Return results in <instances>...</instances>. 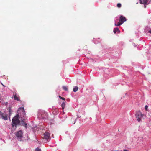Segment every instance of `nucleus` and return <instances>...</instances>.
Returning a JSON list of instances; mask_svg holds the SVG:
<instances>
[{
    "instance_id": "obj_1",
    "label": "nucleus",
    "mask_w": 151,
    "mask_h": 151,
    "mask_svg": "<svg viewBox=\"0 0 151 151\" xmlns=\"http://www.w3.org/2000/svg\"><path fill=\"white\" fill-rule=\"evenodd\" d=\"M19 114H17L12 119V127H14V126L16 127L17 125L19 124L20 121L19 119Z\"/></svg>"
},
{
    "instance_id": "obj_2",
    "label": "nucleus",
    "mask_w": 151,
    "mask_h": 151,
    "mask_svg": "<svg viewBox=\"0 0 151 151\" xmlns=\"http://www.w3.org/2000/svg\"><path fill=\"white\" fill-rule=\"evenodd\" d=\"M143 115L140 111H138L137 112L136 114V117L137 118V120L139 122L141 121V118L143 117Z\"/></svg>"
},
{
    "instance_id": "obj_3",
    "label": "nucleus",
    "mask_w": 151,
    "mask_h": 151,
    "mask_svg": "<svg viewBox=\"0 0 151 151\" xmlns=\"http://www.w3.org/2000/svg\"><path fill=\"white\" fill-rule=\"evenodd\" d=\"M22 131L20 130L17 132L16 133V136L17 137V139L19 140H20L22 137Z\"/></svg>"
},
{
    "instance_id": "obj_4",
    "label": "nucleus",
    "mask_w": 151,
    "mask_h": 151,
    "mask_svg": "<svg viewBox=\"0 0 151 151\" xmlns=\"http://www.w3.org/2000/svg\"><path fill=\"white\" fill-rule=\"evenodd\" d=\"M44 138L46 140L50 141L51 139L50 134L48 132H45L44 134Z\"/></svg>"
},
{
    "instance_id": "obj_5",
    "label": "nucleus",
    "mask_w": 151,
    "mask_h": 151,
    "mask_svg": "<svg viewBox=\"0 0 151 151\" xmlns=\"http://www.w3.org/2000/svg\"><path fill=\"white\" fill-rule=\"evenodd\" d=\"M0 115L2 116V118L4 120L8 119L7 114L6 113H3L0 111Z\"/></svg>"
},
{
    "instance_id": "obj_6",
    "label": "nucleus",
    "mask_w": 151,
    "mask_h": 151,
    "mask_svg": "<svg viewBox=\"0 0 151 151\" xmlns=\"http://www.w3.org/2000/svg\"><path fill=\"white\" fill-rule=\"evenodd\" d=\"M17 113L18 114H24V109L23 107H21L18 109L17 111Z\"/></svg>"
},
{
    "instance_id": "obj_7",
    "label": "nucleus",
    "mask_w": 151,
    "mask_h": 151,
    "mask_svg": "<svg viewBox=\"0 0 151 151\" xmlns=\"http://www.w3.org/2000/svg\"><path fill=\"white\" fill-rule=\"evenodd\" d=\"M119 21L121 22V23L122 24L124 22L126 21V19L125 17L121 15L120 17Z\"/></svg>"
},
{
    "instance_id": "obj_8",
    "label": "nucleus",
    "mask_w": 151,
    "mask_h": 151,
    "mask_svg": "<svg viewBox=\"0 0 151 151\" xmlns=\"http://www.w3.org/2000/svg\"><path fill=\"white\" fill-rule=\"evenodd\" d=\"M19 125L23 126H24L26 128H27V124L23 120L20 121Z\"/></svg>"
},
{
    "instance_id": "obj_9",
    "label": "nucleus",
    "mask_w": 151,
    "mask_h": 151,
    "mask_svg": "<svg viewBox=\"0 0 151 151\" xmlns=\"http://www.w3.org/2000/svg\"><path fill=\"white\" fill-rule=\"evenodd\" d=\"M140 2L141 4H147L148 2L147 0H140Z\"/></svg>"
},
{
    "instance_id": "obj_10",
    "label": "nucleus",
    "mask_w": 151,
    "mask_h": 151,
    "mask_svg": "<svg viewBox=\"0 0 151 151\" xmlns=\"http://www.w3.org/2000/svg\"><path fill=\"white\" fill-rule=\"evenodd\" d=\"M13 96L14 98V99L15 100L19 101L20 100V99L19 97H17L16 94L13 95Z\"/></svg>"
},
{
    "instance_id": "obj_11",
    "label": "nucleus",
    "mask_w": 151,
    "mask_h": 151,
    "mask_svg": "<svg viewBox=\"0 0 151 151\" xmlns=\"http://www.w3.org/2000/svg\"><path fill=\"white\" fill-rule=\"evenodd\" d=\"M8 110L9 111V119H10V116L12 114V110H11V107H9L8 108Z\"/></svg>"
},
{
    "instance_id": "obj_12",
    "label": "nucleus",
    "mask_w": 151,
    "mask_h": 151,
    "mask_svg": "<svg viewBox=\"0 0 151 151\" xmlns=\"http://www.w3.org/2000/svg\"><path fill=\"white\" fill-rule=\"evenodd\" d=\"M78 88L77 86L75 87L73 89V92H76L78 90Z\"/></svg>"
},
{
    "instance_id": "obj_13",
    "label": "nucleus",
    "mask_w": 151,
    "mask_h": 151,
    "mask_svg": "<svg viewBox=\"0 0 151 151\" xmlns=\"http://www.w3.org/2000/svg\"><path fill=\"white\" fill-rule=\"evenodd\" d=\"M65 104L64 102H63L61 105V106L62 107V109H63L65 107Z\"/></svg>"
},
{
    "instance_id": "obj_14",
    "label": "nucleus",
    "mask_w": 151,
    "mask_h": 151,
    "mask_svg": "<svg viewBox=\"0 0 151 151\" xmlns=\"http://www.w3.org/2000/svg\"><path fill=\"white\" fill-rule=\"evenodd\" d=\"M119 29L118 28H114V33H115L116 32L119 31Z\"/></svg>"
},
{
    "instance_id": "obj_15",
    "label": "nucleus",
    "mask_w": 151,
    "mask_h": 151,
    "mask_svg": "<svg viewBox=\"0 0 151 151\" xmlns=\"http://www.w3.org/2000/svg\"><path fill=\"white\" fill-rule=\"evenodd\" d=\"M63 88L64 90H65L66 91H67L68 90L67 87L65 86H63Z\"/></svg>"
},
{
    "instance_id": "obj_16",
    "label": "nucleus",
    "mask_w": 151,
    "mask_h": 151,
    "mask_svg": "<svg viewBox=\"0 0 151 151\" xmlns=\"http://www.w3.org/2000/svg\"><path fill=\"white\" fill-rule=\"evenodd\" d=\"M122 23H121V22L120 23H119L118 24H116V23H115V25L116 26H120V25H121V24H122Z\"/></svg>"
},
{
    "instance_id": "obj_17",
    "label": "nucleus",
    "mask_w": 151,
    "mask_h": 151,
    "mask_svg": "<svg viewBox=\"0 0 151 151\" xmlns=\"http://www.w3.org/2000/svg\"><path fill=\"white\" fill-rule=\"evenodd\" d=\"M117 6L119 8H120L121 6V4L120 3H118L117 4Z\"/></svg>"
},
{
    "instance_id": "obj_18",
    "label": "nucleus",
    "mask_w": 151,
    "mask_h": 151,
    "mask_svg": "<svg viewBox=\"0 0 151 151\" xmlns=\"http://www.w3.org/2000/svg\"><path fill=\"white\" fill-rule=\"evenodd\" d=\"M35 151H41V150L38 148H37L35 150Z\"/></svg>"
},
{
    "instance_id": "obj_19",
    "label": "nucleus",
    "mask_w": 151,
    "mask_h": 151,
    "mask_svg": "<svg viewBox=\"0 0 151 151\" xmlns=\"http://www.w3.org/2000/svg\"><path fill=\"white\" fill-rule=\"evenodd\" d=\"M59 97L61 99H62L63 100H65V99L64 98L62 97H61V96H59Z\"/></svg>"
},
{
    "instance_id": "obj_20",
    "label": "nucleus",
    "mask_w": 151,
    "mask_h": 151,
    "mask_svg": "<svg viewBox=\"0 0 151 151\" xmlns=\"http://www.w3.org/2000/svg\"><path fill=\"white\" fill-rule=\"evenodd\" d=\"M148 107V106H147V105L145 106V109L146 110H147Z\"/></svg>"
},
{
    "instance_id": "obj_21",
    "label": "nucleus",
    "mask_w": 151,
    "mask_h": 151,
    "mask_svg": "<svg viewBox=\"0 0 151 151\" xmlns=\"http://www.w3.org/2000/svg\"><path fill=\"white\" fill-rule=\"evenodd\" d=\"M148 32L150 33H151V30H149V31H148Z\"/></svg>"
},
{
    "instance_id": "obj_22",
    "label": "nucleus",
    "mask_w": 151,
    "mask_h": 151,
    "mask_svg": "<svg viewBox=\"0 0 151 151\" xmlns=\"http://www.w3.org/2000/svg\"><path fill=\"white\" fill-rule=\"evenodd\" d=\"M123 151H128L127 150H124Z\"/></svg>"
},
{
    "instance_id": "obj_23",
    "label": "nucleus",
    "mask_w": 151,
    "mask_h": 151,
    "mask_svg": "<svg viewBox=\"0 0 151 151\" xmlns=\"http://www.w3.org/2000/svg\"><path fill=\"white\" fill-rule=\"evenodd\" d=\"M2 85L4 86V87H5V86H4V85H3L2 83H1Z\"/></svg>"
},
{
    "instance_id": "obj_24",
    "label": "nucleus",
    "mask_w": 151,
    "mask_h": 151,
    "mask_svg": "<svg viewBox=\"0 0 151 151\" xmlns=\"http://www.w3.org/2000/svg\"><path fill=\"white\" fill-rule=\"evenodd\" d=\"M146 7V6L145 5H144V7L145 8Z\"/></svg>"
}]
</instances>
